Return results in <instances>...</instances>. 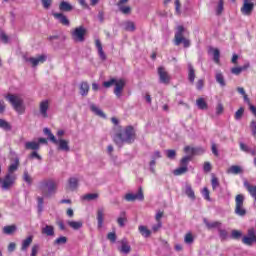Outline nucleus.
Wrapping results in <instances>:
<instances>
[{"label":"nucleus","mask_w":256,"mask_h":256,"mask_svg":"<svg viewBox=\"0 0 256 256\" xmlns=\"http://www.w3.org/2000/svg\"><path fill=\"white\" fill-rule=\"evenodd\" d=\"M37 189L38 192L42 194V196L37 197V209L38 213H43L45 199H48V197H52V195L57 193V182L53 179L41 180L38 183Z\"/></svg>","instance_id":"nucleus-1"},{"label":"nucleus","mask_w":256,"mask_h":256,"mask_svg":"<svg viewBox=\"0 0 256 256\" xmlns=\"http://www.w3.org/2000/svg\"><path fill=\"white\" fill-rule=\"evenodd\" d=\"M44 135H47L48 140L51 141L54 145H57L58 151H64V153H69L71 151V147L69 146V140L60 138L57 139L55 135L51 133V130L49 128L43 129Z\"/></svg>","instance_id":"nucleus-2"},{"label":"nucleus","mask_w":256,"mask_h":256,"mask_svg":"<svg viewBox=\"0 0 256 256\" xmlns=\"http://www.w3.org/2000/svg\"><path fill=\"white\" fill-rule=\"evenodd\" d=\"M114 141L117 145H121V143H133L135 141V130L133 126H128L123 132L117 134L114 137Z\"/></svg>","instance_id":"nucleus-3"},{"label":"nucleus","mask_w":256,"mask_h":256,"mask_svg":"<svg viewBox=\"0 0 256 256\" xmlns=\"http://www.w3.org/2000/svg\"><path fill=\"white\" fill-rule=\"evenodd\" d=\"M5 99L11 103L13 109L19 113V115H23L25 113V106L23 105V98L18 94H7L5 95Z\"/></svg>","instance_id":"nucleus-4"},{"label":"nucleus","mask_w":256,"mask_h":256,"mask_svg":"<svg viewBox=\"0 0 256 256\" xmlns=\"http://www.w3.org/2000/svg\"><path fill=\"white\" fill-rule=\"evenodd\" d=\"M185 33V27L183 26H177L176 28V32H175V37H174V45H176L177 47H179V45H181V43H183L184 47H190L191 42L186 39L185 37H183V34Z\"/></svg>","instance_id":"nucleus-5"},{"label":"nucleus","mask_w":256,"mask_h":256,"mask_svg":"<svg viewBox=\"0 0 256 256\" xmlns=\"http://www.w3.org/2000/svg\"><path fill=\"white\" fill-rule=\"evenodd\" d=\"M235 214L239 217H245L247 215V210L243 207L245 203V196L243 194H238L235 198Z\"/></svg>","instance_id":"nucleus-6"},{"label":"nucleus","mask_w":256,"mask_h":256,"mask_svg":"<svg viewBox=\"0 0 256 256\" xmlns=\"http://www.w3.org/2000/svg\"><path fill=\"white\" fill-rule=\"evenodd\" d=\"M85 33H87L85 27H77L74 31H72L73 41H76L77 43H83V41H85Z\"/></svg>","instance_id":"nucleus-7"},{"label":"nucleus","mask_w":256,"mask_h":256,"mask_svg":"<svg viewBox=\"0 0 256 256\" xmlns=\"http://www.w3.org/2000/svg\"><path fill=\"white\" fill-rule=\"evenodd\" d=\"M15 181H17V175L6 174L1 182L2 189L8 191V189H11V187L15 185Z\"/></svg>","instance_id":"nucleus-8"},{"label":"nucleus","mask_w":256,"mask_h":256,"mask_svg":"<svg viewBox=\"0 0 256 256\" xmlns=\"http://www.w3.org/2000/svg\"><path fill=\"white\" fill-rule=\"evenodd\" d=\"M189 161H191V156H185L184 158H182L180 161L181 167L174 170V175L179 176L183 175L184 173H187Z\"/></svg>","instance_id":"nucleus-9"},{"label":"nucleus","mask_w":256,"mask_h":256,"mask_svg":"<svg viewBox=\"0 0 256 256\" xmlns=\"http://www.w3.org/2000/svg\"><path fill=\"white\" fill-rule=\"evenodd\" d=\"M126 201H143L145 196L143 195V189L139 188L136 194L128 193L125 195Z\"/></svg>","instance_id":"nucleus-10"},{"label":"nucleus","mask_w":256,"mask_h":256,"mask_svg":"<svg viewBox=\"0 0 256 256\" xmlns=\"http://www.w3.org/2000/svg\"><path fill=\"white\" fill-rule=\"evenodd\" d=\"M27 63H31L32 67H37L40 63H45L47 61V56L42 54L40 56L25 58Z\"/></svg>","instance_id":"nucleus-11"},{"label":"nucleus","mask_w":256,"mask_h":256,"mask_svg":"<svg viewBox=\"0 0 256 256\" xmlns=\"http://www.w3.org/2000/svg\"><path fill=\"white\" fill-rule=\"evenodd\" d=\"M158 75L160 79V83H163L164 85H169L171 82V76H169V73L163 68H158Z\"/></svg>","instance_id":"nucleus-12"},{"label":"nucleus","mask_w":256,"mask_h":256,"mask_svg":"<svg viewBox=\"0 0 256 256\" xmlns=\"http://www.w3.org/2000/svg\"><path fill=\"white\" fill-rule=\"evenodd\" d=\"M114 85V95H116V97L119 99L123 95V89H125V80H116Z\"/></svg>","instance_id":"nucleus-13"},{"label":"nucleus","mask_w":256,"mask_h":256,"mask_svg":"<svg viewBox=\"0 0 256 256\" xmlns=\"http://www.w3.org/2000/svg\"><path fill=\"white\" fill-rule=\"evenodd\" d=\"M47 111H49V100H43L39 104L40 117L47 119V117H49Z\"/></svg>","instance_id":"nucleus-14"},{"label":"nucleus","mask_w":256,"mask_h":256,"mask_svg":"<svg viewBox=\"0 0 256 256\" xmlns=\"http://www.w3.org/2000/svg\"><path fill=\"white\" fill-rule=\"evenodd\" d=\"M253 9H255V3L244 0L243 6L241 7L242 15H251V13H253Z\"/></svg>","instance_id":"nucleus-15"},{"label":"nucleus","mask_w":256,"mask_h":256,"mask_svg":"<svg viewBox=\"0 0 256 256\" xmlns=\"http://www.w3.org/2000/svg\"><path fill=\"white\" fill-rule=\"evenodd\" d=\"M129 0H119L117 3V7L123 15H131V8L129 6H125V3H128Z\"/></svg>","instance_id":"nucleus-16"},{"label":"nucleus","mask_w":256,"mask_h":256,"mask_svg":"<svg viewBox=\"0 0 256 256\" xmlns=\"http://www.w3.org/2000/svg\"><path fill=\"white\" fill-rule=\"evenodd\" d=\"M52 15L54 19L61 23V25H64L65 27H69V25H71V22H69V19L63 13L54 12Z\"/></svg>","instance_id":"nucleus-17"},{"label":"nucleus","mask_w":256,"mask_h":256,"mask_svg":"<svg viewBox=\"0 0 256 256\" xmlns=\"http://www.w3.org/2000/svg\"><path fill=\"white\" fill-rule=\"evenodd\" d=\"M203 222L206 225L207 229H217V231H219V228L223 227V224L220 221L209 222L207 218H204Z\"/></svg>","instance_id":"nucleus-18"},{"label":"nucleus","mask_w":256,"mask_h":256,"mask_svg":"<svg viewBox=\"0 0 256 256\" xmlns=\"http://www.w3.org/2000/svg\"><path fill=\"white\" fill-rule=\"evenodd\" d=\"M66 223L74 231H79V229L83 228V221H81V220H79V221L68 220V221H66Z\"/></svg>","instance_id":"nucleus-19"},{"label":"nucleus","mask_w":256,"mask_h":256,"mask_svg":"<svg viewBox=\"0 0 256 256\" xmlns=\"http://www.w3.org/2000/svg\"><path fill=\"white\" fill-rule=\"evenodd\" d=\"M120 253H123L124 255H129L131 253V246L128 245L127 239L121 240V247L119 248Z\"/></svg>","instance_id":"nucleus-20"},{"label":"nucleus","mask_w":256,"mask_h":256,"mask_svg":"<svg viewBox=\"0 0 256 256\" xmlns=\"http://www.w3.org/2000/svg\"><path fill=\"white\" fill-rule=\"evenodd\" d=\"M96 49L98 51V55L102 61H105L107 59V56L105 55V52L103 51V45L101 44V40L96 39L95 40Z\"/></svg>","instance_id":"nucleus-21"},{"label":"nucleus","mask_w":256,"mask_h":256,"mask_svg":"<svg viewBox=\"0 0 256 256\" xmlns=\"http://www.w3.org/2000/svg\"><path fill=\"white\" fill-rule=\"evenodd\" d=\"M17 169H19V158H15L14 162L10 164L6 175H17L15 174V171H17Z\"/></svg>","instance_id":"nucleus-22"},{"label":"nucleus","mask_w":256,"mask_h":256,"mask_svg":"<svg viewBox=\"0 0 256 256\" xmlns=\"http://www.w3.org/2000/svg\"><path fill=\"white\" fill-rule=\"evenodd\" d=\"M90 111H92V113H94V115H97L98 117H101L102 119H105L107 116L105 115V113L103 112V110H101L97 105L95 104H91L90 105Z\"/></svg>","instance_id":"nucleus-23"},{"label":"nucleus","mask_w":256,"mask_h":256,"mask_svg":"<svg viewBox=\"0 0 256 256\" xmlns=\"http://www.w3.org/2000/svg\"><path fill=\"white\" fill-rule=\"evenodd\" d=\"M215 79L216 83L220 85V87H226L227 86V81H225V76L223 75L222 72H216L215 74Z\"/></svg>","instance_id":"nucleus-24"},{"label":"nucleus","mask_w":256,"mask_h":256,"mask_svg":"<svg viewBox=\"0 0 256 256\" xmlns=\"http://www.w3.org/2000/svg\"><path fill=\"white\" fill-rule=\"evenodd\" d=\"M31 243H33V236H28L22 241L21 251H27V249H29L31 246Z\"/></svg>","instance_id":"nucleus-25"},{"label":"nucleus","mask_w":256,"mask_h":256,"mask_svg":"<svg viewBox=\"0 0 256 256\" xmlns=\"http://www.w3.org/2000/svg\"><path fill=\"white\" fill-rule=\"evenodd\" d=\"M188 80L190 83H195V68L191 63H188Z\"/></svg>","instance_id":"nucleus-26"},{"label":"nucleus","mask_w":256,"mask_h":256,"mask_svg":"<svg viewBox=\"0 0 256 256\" xmlns=\"http://www.w3.org/2000/svg\"><path fill=\"white\" fill-rule=\"evenodd\" d=\"M40 144L39 142L31 141L25 143V149L31 150V151H39Z\"/></svg>","instance_id":"nucleus-27"},{"label":"nucleus","mask_w":256,"mask_h":256,"mask_svg":"<svg viewBox=\"0 0 256 256\" xmlns=\"http://www.w3.org/2000/svg\"><path fill=\"white\" fill-rule=\"evenodd\" d=\"M43 235H47V237H53L55 235V228L51 225H46L42 228Z\"/></svg>","instance_id":"nucleus-28"},{"label":"nucleus","mask_w":256,"mask_h":256,"mask_svg":"<svg viewBox=\"0 0 256 256\" xmlns=\"http://www.w3.org/2000/svg\"><path fill=\"white\" fill-rule=\"evenodd\" d=\"M79 187V180L75 177H72L68 180V188L70 191H75Z\"/></svg>","instance_id":"nucleus-29"},{"label":"nucleus","mask_w":256,"mask_h":256,"mask_svg":"<svg viewBox=\"0 0 256 256\" xmlns=\"http://www.w3.org/2000/svg\"><path fill=\"white\" fill-rule=\"evenodd\" d=\"M59 9L61 11H64V12H69V11H73V5H71L69 2L67 1H62L60 4H59Z\"/></svg>","instance_id":"nucleus-30"},{"label":"nucleus","mask_w":256,"mask_h":256,"mask_svg":"<svg viewBox=\"0 0 256 256\" xmlns=\"http://www.w3.org/2000/svg\"><path fill=\"white\" fill-rule=\"evenodd\" d=\"M88 94H89V83L82 82L80 84V95H82V97H87Z\"/></svg>","instance_id":"nucleus-31"},{"label":"nucleus","mask_w":256,"mask_h":256,"mask_svg":"<svg viewBox=\"0 0 256 256\" xmlns=\"http://www.w3.org/2000/svg\"><path fill=\"white\" fill-rule=\"evenodd\" d=\"M104 210L103 208H99L97 211V221H98V229H101L103 227V221H104Z\"/></svg>","instance_id":"nucleus-32"},{"label":"nucleus","mask_w":256,"mask_h":256,"mask_svg":"<svg viewBox=\"0 0 256 256\" xmlns=\"http://www.w3.org/2000/svg\"><path fill=\"white\" fill-rule=\"evenodd\" d=\"M17 231V226L8 225L3 227V233L5 235H13Z\"/></svg>","instance_id":"nucleus-33"},{"label":"nucleus","mask_w":256,"mask_h":256,"mask_svg":"<svg viewBox=\"0 0 256 256\" xmlns=\"http://www.w3.org/2000/svg\"><path fill=\"white\" fill-rule=\"evenodd\" d=\"M241 172V167L238 165H233L227 170L228 175H239Z\"/></svg>","instance_id":"nucleus-34"},{"label":"nucleus","mask_w":256,"mask_h":256,"mask_svg":"<svg viewBox=\"0 0 256 256\" xmlns=\"http://www.w3.org/2000/svg\"><path fill=\"white\" fill-rule=\"evenodd\" d=\"M185 193L187 197H189V199H192L193 201H195V191H193V188L191 187V185L187 184L185 186Z\"/></svg>","instance_id":"nucleus-35"},{"label":"nucleus","mask_w":256,"mask_h":256,"mask_svg":"<svg viewBox=\"0 0 256 256\" xmlns=\"http://www.w3.org/2000/svg\"><path fill=\"white\" fill-rule=\"evenodd\" d=\"M139 233L142 235V237H151V230H149L148 228H146V226H139L138 228Z\"/></svg>","instance_id":"nucleus-36"},{"label":"nucleus","mask_w":256,"mask_h":256,"mask_svg":"<svg viewBox=\"0 0 256 256\" xmlns=\"http://www.w3.org/2000/svg\"><path fill=\"white\" fill-rule=\"evenodd\" d=\"M248 68H249V64L244 65L242 67H234L231 69V73L233 75H241L242 71H245V69H248Z\"/></svg>","instance_id":"nucleus-37"},{"label":"nucleus","mask_w":256,"mask_h":256,"mask_svg":"<svg viewBox=\"0 0 256 256\" xmlns=\"http://www.w3.org/2000/svg\"><path fill=\"white\" fill-rule=\"evenodd\" d=\"M123 27L125 29V31H135V23H133V21H125L123 23Z\"/></svg>","instance_id":"nucleus-38"},{"label":"nucleus","mask_w":256,"mask_h":256,"mask_svg":"<svg viewBox=\"0 0 256 256\" xmlns=\"http://www.w3.org/2000/svg\"><path fill=\"white\" fill-rule=\"evenodd\" d=\"M218 233L222 241H225L229 237V233L222 226L218 229Z\"/></svg>","instance_id":"nucleus-39"},{"label":"nucleus","mask_w":256,"mask_h":256,"mask_svg":"<svg viewBox=\"0 0 256 256\" xmlns=\"http://www.w3.org/2000/svg\"><path fill=\"white\" fill-rule=\"evenodd\" d=\"M0 129L4 131H11V124L4 119H0Z\"/></svg>","instance_id":"nucleus-40"},{"label":"nucleus","mask_w":256,"mask_h":256,"mask_svg":"<svg viewBox=\"0 0 256 256\" xmlns=\"http://www.w3.org/2000/svg\"><path fill=\"white\" fill-rule=\"evenodd\" d=\"M99 197V194L97 193H90V194H86L82 197V199L84 201H95V199H97Z\"/></svg>","instance_id":"nucleus-41"},{"label":"nucleus","mask_w":256,"mask_h":256,"mask_svg":"<svg viewBox=\"0 0 256 256\" xmlns=\"http://www.w3.org/2000/svg\"><path fill=\"white\" fill-rule=\"evenodd\" d=\"M242 242L244 245H253V243H256V238L251 236H244Z\"/></svg>","instance_id":"nucleus-42"},{"label":"nucleus","mask_w":256,"mask_h":256,"mask_svg":"<svg viewBox=\"0 0 256 256\" xmlns=\"http://www.w3.org/2000/svg\"><path fill=\"white\" fill-rule=\"evenodd\" d=\"M210 52L213 55V59L216 63H219V59L221 57V53L219 52V49L212 48L210 49Z\"/></svg>","instance_id":"nucleus-43"},{"label":"nucleus","mask_w":256,"mask_h":256,"mask_svg":"<svg viewBox=\"0 0 256 256\" xmlns=\"http://www.w3.org/2000/svg\"><path fill=\"white\" fill-rule=\"evenodd\" d=\"M127 221V217H125V212L120 213V217L117 219V223L120 227H125V222Z\"/></svg>","instance_id":"nucleus-44"},{"label":"nucleus","mask_w":256,"mask_h":256,"mask_svg":"<svg viewBox=\"0 0 256 256\" xmlns=\"http://www.w3.org/2000/svg\"><path fill=\"white\" fill-rule=\"evenodd\" d=\"M245 113V108H243V107H240L237 111H236V113H235V115H234V119L236 120V121H241V118L243 117V114Z\"/></svg>","instance_id":"nucleus-45"},{"label":"nucleus","mask_w":256,"mask_h":256,"mask_svg":"<svg viewBox=\"0 0 256 256\" xmlns=\"http://www.w3.org/2000/svg\"><path fill=\"white\" fill-rule=\"evenodd\" d=\"M23 181H25V183H27V185L33 184V178H31V175H29V172L24 171Z\"/></svg>","instance_id":"nucleus-46"},{"label":"nucleus","mask_w":256,"mask_h":256,"mask_svg":"<svg viewBox=\"0 0 256 256\" xmlns=\"http://www.w3.org/2000/svg\"><path fill=\"white\" fill-rule=\"evenodd\" d=\"M196 105L198 108L200 109H207V102H205V99L203 98H199L197 101H196Z\"/></svg>","instance_id":"nucleus-47"},{"label":"nucleus","mask_w":256,"mask_h":256,"mask_svg":"<svg viewBox=\"0 0 256 256\" xmlns=\"http://www.w3.org/2000/svg\"><path fill=\"white\" fill-rule=\"evenodd\" d=\"M243 236V233L239 230H232L230 239H241Z\"/></svg>","instance_id":"nucleus-48"},{"label":"nucleus","mask_w":256,"mask_h":256,"mask_svg":"<svg viewBox=\"0 0 256 256\" xmlns=\"http://www.w3.org/2000/svg\"><path fill=\"white\" fill-rule=\"evenodd\" d=\"M185 153L187 154V157H191L193 159L194 153H195V148L191 146H186L184 148Z\"/></svg>","instance_id":"nucleus-49"},{"label":"nucleus","mask_w":256,"mask_h":256,"mask_svg":"<svg viewBox=\"0 0 256 256\" xmlns=\"http://www.w3.org/2000/svg\"><path fill=\"white\" fill-rule=\"evenodd\" d=\"M223 9H224V2L223 0H219L218 1V5L216 7V15H221L223 13Z\"/></svg>","instance_id":"nucleus-50"},{"label":"nucleus","mask_w":256,"mask_h":256,"mask_svg":"<svg viewBox=\"0 0 256 256\" xmlns=\"http://www.w3.org/2000/svg\"><path fill=\"white\" fill-rule=\"evenodd\" d=\"M115 83H117V79L112 78L108 81L103 82V87H106V89H109V87H113V85H115Z\"/></svg>","instance_id":"nucleus-51"},{"label":"nucleus","mask_w":256,"mask_h":256,"mask_svg":"<svg viewBox=\"0 0 256 256\" xmlns=\"http://www.w3.org/2000/svg\"><path fill=\"white\" fill-rule=\"evenodd\" d=\"M211 185H212V189L213 191H216L219 187V179L215 176L212 177V180H211Z\"/></svg>","instance_id":"nucleus-52"},{"label":"nucleus","mask_w":256,"mask_h":256,"mask_svg":"<svg viewBox=\"0 0 256 256\" xmlns=\"http://www.w3.org/2000/svg\"><path fill=\"white\" fill-rule=\"evenodd\" d=\"M201 193L204 199H206V201H211V196L209 195V189L207 187L203 188Z\"/></svg>","instance_id":"nucleus-53"},{"label":"nucleus","mask_w":256,"mask_h":256,"mask_svg":"<svg viewBox=\"0 0 256 256\" xmlns=\"http://www.w3.org/2000/svg\"><path fill=\"white\" fill-rule=\"evenodd\" d=\"M184 241L187 245H191V243H193V241H194L193 234L192 233L186 234L184 237Z\"/></svg>","instance_id":"nucleus-54"},{"label":"nucleus","mask_w":256,"mask_h":256,"mask_svg":"<svg viewBox=\"0 0 256 256\" xmlns=\"http://www.w3.org/2000/svg\"><path fill=\"white\" fill-rule=\"evenodd\" d=\"M65 243H67V237L65 236H60L55 240L56 245H65Z\"/></svg>","instance_id":"nucleus-55"},{"label":"nucleus","mask_w":256,"mask_h":256,"mask_svg":"<svg viewBox=\"0 0 256 256\" xmlns=\"http://www.w3.org/2000/svg\"><path fill=\"white\" fill-rule=\"evenodd\" d=\"M38 253H39V244H34L31 248L30 256H37Z\"/></svg>","instance_id":"nucleus-56"},{"label":"nucleus","mask_w":256,"mask_h":256,"mask_svg":"<svg viewBox=\"0 0 256 256\" xmlns=\"http://www.w3.org/2000/svg\"><path fill=\"white\" fill-rule=\"evenodd\" d=\"M107 239H109V241H111L112 243H115V241H117V235L115 234V232H110L107 235Z\"/></svg>","instance_id":"nucleus-57"},{"label":"nucleus","mask_w":256,"mask_h":256,"mask_svg":"<svg viewBox=\"0 0 256 256\" xmlns=\"http://www.w3.org/2000/svg\"><path fill=\"white\" fill-rule=\"evenodd\" d=\"M250 129H251V133L254 137H256V121L252 120L250 123Z\"/></svg>","instance_id":"nucleus-58"},{"label":"nucleus","mask_w":256,"mask_h":256,"mask_svg":"<svg viewBox=\"0 0 256 256\" xmlns=\"http://www.w3.org/2000/svg\"><path fill=\"white\" fill-rule=\"evenodd\" d=\"M166 155L168 159H175L177 152H175V150H167Z\"/></svg>","instance_id":"nucleus-59"},{"label":"nucleus","mask_w":256,"mask_h":256,"mask_svg":"<svg viewBox=\"0 0 256 256\" xmlns=\"http://www.w3.org/2000/svg\"><path fill=\"white\" fill-rule=\"evenodd\" d=\"M41 3L45 9H49V7H51V4L53 3V0H41Z\"/></svg>","instance_id":"nucleus-60"},{"label":"nucleus","mask_w":256,"mask_h":256,"mask_svg":"<svg viewBox=\"0 0 256 256\" xmlns=\"http://www.w3.org/2000/svg\"><path fill=\"white\" fill-rule=\"evenodd\" d=\"M0 41L2 43H9V37L5 35V32H0Z\"/></svg>","instance_id":"nucleus-61"},{"label":"nucleus","mask_w":256,"mask_h":256,"mask_svg":"<svg viewBox=\"0 0 256 256\" xmlns=\"http://www.w3.org/2000/svg\"><path fill=\"white\" fill-rule=\"evenodd\" d=\"M240 149H241V151H244V153H249L251 148H249V146H247V144L241 142L240 143Z\"/></svg>","instance_id":"nucleus-62"},{"label":"nucleus","mask_w":256,"mask_h":256,"mask_svg":"<svg viewBox=\"0 0 256 256\" xmlns=\"http://www.w3.org/2000/svg\"><path fill=\"white\" fill-rule=\"evenodd\" d=\"M205 153V149L202 147L194 148V155H203Z\"/></svg>","instance_id":"nucleus-63"},{"label":"nucleus","mask_w":256,"mask_h":256,"mask_svg":"<svg viewBox=\"0 0 256 256\" xmlns=\"http://www.w3.org/2000/svg\"><path fill=\"white\" fill-rule=\"evenodd\" d=\"M203 169H204L205 173H209V171H211V163L205 162Z\"/></svg>","instance_id":"nucleus-64"}]
</instances>
